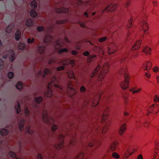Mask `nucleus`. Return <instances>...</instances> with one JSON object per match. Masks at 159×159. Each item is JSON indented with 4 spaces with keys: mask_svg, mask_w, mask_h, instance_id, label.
Listing matches in <instances>:
<instances>
[{
    "mask_svg": "<svg viewBox=\"0 0 159 159\" xmlns=\"http://www.w3.org/2000/svg\"><path fill=\"white\" fill-rule=\"evenodd\" d=\"M45 29L44 27L42 26H39L37 28V30L39 32L43 31Z\"/></svg>",
    "mask_w": 159,
    "mask_h": 159,
    "instance_id": "nucleus-44",
    "label": "nucleus"
},
{
    "mask_svg": "<svg viewBox=\"0 0 159 159\" xmlns=\"http://www.w3.org/2000/svg\"><path fill=\"white\" fill-rule=\"evenodd\" d=\"M14 26L15 25L14 23H11L9 24L5 30L6 32L8 34L11 33L12 32Z\"/></svg>",
    "mask_w": 159,
    "mask_h": 159,
    "instance_id": "nucleus-11",
    "label": "nucleus"
},
{
    "mask_svg": "<svg viewBox=\"0 0 159 159\" xmlns=\"http://www.w3.org/2000/svg\"><path fill=\"white\" fill-rule=\"evenodd\" d=\"M154 157L153 158H156L158 157L159 156V150L157 149H156L154 150V152L153 155Z\"/></svg>",
    "mask_w": 159,
    "mask_h": 159,
    "instance_id": "nucleus-37",
    "label": "nucleus"
},
{
    "mask_svg": "<svg viewBox=\"0 0 159 159\" xmlns=\"http://www.w3.org/2000/svg\"><path fill=\"white\" fill-rule=\"evenodd\" d=\"M25 122V120L22 119L20 120L18 124V127L20 131H22L24 129V125Z\"/></svg>",
    "mask_w": 159,
    "mask_h": 159,
    "instance_id": "nucleus-19",
    "label": "nucleus"
},
{
    "mask_svg": "<svg viewBox=\"0 0 159 159\" xmlns=\"http://www.w3.org/2000/svg\"><path fill=\"white\" fill-rule=\"evenodd\" d=\"M7 76L9 79H12L14 77V74L12 72H9L8 73Z\"/></svg>",
    "mask_w": 159,
    "mask_h": 159,
    "instance_id": "nucleus-47",
    "label": "nucleus"
},
{
    "mask_svg": "<svg viewBox=\"0 0 159 159\" xmlns=\"http://www.w3.org/2000/svg\"><path fill=\"white\" fill-rule=\"evenodd\" d=\"M37 76H40L42 74V71L41 69H37L35 72Z\"/></svg>",
    "mask_w": 159,
    "mask_h": 159,
    "instance_id": "nucleus-48",
    "label": "nucleus"
},
{
    "mask_svg": "<svg viewBox=\"0 0 159 159\" xmlns=\"http://www.w3.org/2000/svg\"><path fill=\"white\" fill-rule=\"evenodd\" d=\"M105 76V74L103 73H101L98 76V80L101 81V80L103 79Z\"/></svg>",
    "mask_w": 159,
    "mask_h": 159,
    "instance_id": "nucleus-49",
    "label": "nucleus"
},
{
    "mask_svg": "<svg viewBox=\"0 0 159 159\" xmlns=\"http://www.w3.org/2000/svg\"><path fill=\"white\" fill-rule=\"evenodd\" d=\"M51 87L50 84H48V89L44 93L45 96L49 98L51 97L52 95V91L50 89Z\"/></svg>",
    "mask_w": 159,
    "mask_h": 159,
    "instance_id": "nucleus-15",
    "label": "nucleus"
},
{
    "mask_svg": "<svg viewBox=\"0 0 159 159\" xmlns=\"http://www.w3.org/2000/svg\"><path fill=\"white\" fill-rule=\"evenodd\" d=\"M107 39V38L106 37L101 38L98 39V41L100 42H102L105 41Z\"/></svg>",
    "mask_w": 159,
    "mask_h": 159,
    "instance_id": "nucleus-57",
    "label": "nucleus"
},
{
    "mask_svg": "<svg viewBox=\"0 0 159 159\" xmlns=\"http://www.w3.org/2000/svg\"><path fill=\"white\" fill-rule=\"evenodd\" d=\"M133 20V17H131L130 20H128V24L127 25V27L128 28H131L132 27Z\"/></svg>",
    "mask_w": 159,
    "mask_h": 159,
    "instance_id": "nucleus-42",
    "label": "nucleus"
},
{
    "mask_svg": "<svg viewBox=\"0 0 159 159\" xmlns=\"http://www.w3.org/2000/svg\"><path fill=\"white\" fill-rule=\"evenodd\" d=\"M70 64L71 65L72 67H73L75 66V61L73 60H69Z\"/></svg>",
    "mask_w": 159,
    "mask_h": 159,
    "instance_id": "nucleus-59",
    "label": "nucleus"
},
{
    "mask_svg": "<svg viewBox=\"0 0 159 159\" xmlns=\"http://www.w3.org/2000/svg\"><path fill=\"white\" fill-rule=\"evenodd\" d=\"M15 109L17 114H19L20 112L21 108L19 101H17L16 103L15 106Z\"/></svg>",
    "mask_w": 159,
    "mask_h": 159,
    "instance_id": "nucleus-16",
    "label": "nucleus"
},
{
    "mask_svg": "<svg viewBox=\"0 0 159 159\" xmlns=\"http://www.w3.org/2000/svg\"><path fill=\"white\" fill-rule=\"evenodd\" d=\"M152 63L150 61L144 62L142 66V68L144 70H148L152 68Z\"/></svg>",
    "mask_w": 159,
    "mask_h": 159,
    "instance_id": "nucleus-7",
    "label": "nucleus"
},
{
    "mask_svg": "<svg viewBox=\"0 0 159 159\" xmlns=\"http://www.w3.org/2000/svg\"><path fill=\"white\" fill-rule=\"evenodd\" d=\"M116 7V4L111 5L110 6L108 5L103 10L102 12L103 13L107 10L109 11H113L115 9Z\"/></svg>",
    "mask_w": 159,
    "mask_h": 159,
    "instance_id": "nucleus-12",
    "label": "nucleus"
},
{
    "mask_svg": "<svg viewBox=\"0 0 159 159\" xmlns=\"http://www.w3.org/2000/svg\"><path fill=\"white\" fill-rule=\"evenodd\" d=\"M3 62L2 60L0 58V69L3 68Z\"/></svg>",
    "mask_w": 159,
    "mask_h": 159,
    "instance_id": "nucleus-63",
    "label": "nucleus"
},
{
    "mask_svg": "<svg viewBox=\"0 0 159 159\" xmlns=\"http://www.w3.org/2000/svg\"><path fill=\"white\" fill-rule=\"evenodd\" d=\"M26 26L29 27H31L34 25V21L31 19H27L25 22Z\"/></svg>",
    "mask_w": 159,
    "mask_h": 159,
    "instance_id": "nucleus-20",
    "label": "nucleus"
},
{
    "mask_svg": "<svg viewBox=\"0 0 159 159\" xmlns=\"http://www.w3.org/2000/svg\"><path fill=\"white\" fill-rule=\"evenodd\" d=\"M58 83V80L56 77L53 76L51 77L50 78V82L48 84H50L51 87L52 85L53 84L55 87H57L60 89H62L60 85L56 84Z\"/></svg>",
    "mask_w": 159,
    "mask_h": 159,
    "instance_id": "nucleus-4",
    "label": "nucleus"
},
{
    "mask_svg": "<svg viewBox=\"0 0 159 159\" xmlns=\"http://www.w3.org/2000/svg\"><path fill=\"white\" fill-rule=\"evenodd\" d=\"M71 53L73 55H77L78 53V52L75 50H72Z\"/></svg>",
    "mask_w": 159,
    "mask_h": 159,
    "instance_id": "nucleus-62",
    "label": "nucleus"
},
{
    "mask_svg": "<svg viewBox=\"0 0 159 159\" xmlns=\"http://www.w3.org/2000/svg\"><path fill=\"white\" fill-rule=\"evenodd\" d=\"M38 2L35 0H32L30 3V6L32 9H36L38 6Z\"/></svg>",
    "mask_w": 159,
    "mask_h": 159,
    "instance_id": "nucleus-23",
    "label": "nucleus"
},
{
    "mask_svg": "<svg viewBox=\"0 0 159 159\" xmlns=\"http://www.w3.org/2000/svg\"><path fill=\"white\" fill-rule=\"evenodd\" d=\"M122 63H123V66L120 70V74L123 75L129 72L127 66V62L126 58H124L120 61V64Z\"/></svg>",
    "mask_w": 159,
    "mask_h": 159,
    "instance_id": "nucleus-1",
    "label": "nucleus"
},
{
    "mask_svg": "<svg viewBox=\"0 0 159 159\" xmlns=\"http://www.w3.org/2000/svg\"><path fill=\"white\" fill-rule=\"evenodd\" d=\"M96 56H97L95 55H92L89 56L87 59L88 62L89 63L91 62L92 61L93 58Z\"/></svg>",
    "mask_w": 159,
    "mask_h": 159,
    "instance_id": "nucleus-40",
    "label": "nucleus"
},
{
    "mask_svg": "<svg viewBox=\"0 0 159 159\" xmlns=\"http://www.w3.org/2000/svg\"><path fill=\"white\" fill-rule=\"evenodd\" d=\"M127 129L126 124L125 123L120 127V136H122Z\"/></svg>",
    "mask_w": 159,
    "mask_h": 159,
    "instance_id": "nucleus-14",
    "label": "nucleus"
},
{
    "mask_svg": "<svg viewBox=\"0 0 159 159\" xmlns=\"http://www.w3.org/2000/svg\"><path fill=\"white\" fill-rule=\"evenodd\" d=\"M67 87V93L68 95L70 97L73 96L75 93V90L71 82L68 84Z\"/></svg>",
    "mask_w": 159,
    "mask_h": 159,
    "instance_id": "nucleus-2",
    "label": "nucleus"
},
{
    "mask_svg": "<svg viewBox=\"0 0 159 159\" xmlns=\"http://www.w3.org/2000/svg\"><path fill=\"white\" fill-rule=\"evenodd\" d=\"M51 71L49 69L45 68L43 70V72L44 74L43 75V77L45 76V75H47L51 73Z\"/></svg>",
    "mask_w": 159,
    "mask_h": 159,
    "instance_id": "nucleus-36",
    "label": "nucleus"
},
{
    "mask_svg": "<svg viewBox=\"0 0 159 159\" xmlns=\"http://www.w3.org/2000/svg\"><path fill=\"white\" fill-rule=\"evenodd\" d=\"M86 89L84 86H81L80 89V91L82 93H84L86 91Z\"/></svg>",
    "mask_w": 159,
    "mask_h": 159,
    "instance_id": "nucleus-52",
    "label": "nucleus"
},
{
    "mask_svg": "<svg viewBox=\"0 0 159 159\" xmlns=\"http://www.w3.org/2000/svg\"><path fill=\"white\" fill-rule=\"evenodd\" d=\"M9 54V58L11 62H12L15 58V53L12 50H11L8 52Z\"/></svg>",
    "mask_w": 159,
    "mask_h": 159,
    "instance_id": "nucleus-17",
    "label": "nucleus"
},
{
    "mask_svg": "<svg viewBox=\"0 0 159 159\" xmlns=\"http://www.w3.org/2000/svg\"><path fill=\"white\" fill-rule=\"evenodd\" d=\"M153 100L155 103L159 102V95L156 94L153 98Z\"/></svg>",
    "mask_w": 159,
    "mask_h": 159,
    "instance_id": "nucleus-43",
    "label": "nucleus"
},
{
    "mask_svg": "<svg viewBox=\"0 0 159 159\" xmlns=\"http://www.w3.org/2000/svg\"><path fill=\"white\" fill-rule=\"evenodd\" d=\"M112 156L113 157L115 158H118L119 157V155L116 152H113L112 154Z\"/></svg>",
    "mask_w": 159,
    "mask_h": 159,
    "instance_id": "nucleus-54",
    "label": "nucleus"
},
{
    "mask_svg": "<svg viewBox=\"0 0 159 159\" xmlns=\"http://www.w3.org/2000/svg\"><path fill=\"white\" fill-rule=\"evenodd\" d=\"M63 43L61 40H57L55 43L54 48L56 50H57L63 46Z\"/></svg>",
    "mask_w": 159,
    "mask_h": 159,
    "instance_id": "nucleus-9",
    "label": "nucleus"
},
{
    "mask_svg": "<svg viewBox=\"0 0 159 159\" xmlns=\"http://www.w3.org/2000/svg\"><path fill=\"white\" fill-rule=\"evenodd\" d=\"M58 128V125L56 124H53L51 127V130L52 131L54 132Z\"/></svg>",
    "mask_w": 159,
    "mask_h": 159,
    "instance_id": "nucleus-46",
    "label": "nucleus"
},
{
    "mask_svg": "<svg viewBox=\"0 0 159 159\" xmlns=\"http://www.w3.org/2000/svg\"><path fill=\"white\" fill-rule=\"evenodd\" d=\"M67 74L69 78L70 79H75V74L72 70H70L67 73Z\"/></svg>",
    "mask_w": 159,
    "mask_h": 159,
    "instance_id": "nucleus-27",
    "label": "nucleus"
},
{
    "mask_svg": "<svg viewBox=\"0 0 159 159\" xmlns=\"http://www.w3.org/2000/svg\"><path fill=\"white\" fill-rule=\"evenodd\" d=\"M142 42V41L141 40L137 41L134 45L132 46L131 49L132 50L134 51L140 48Z\"/></svg>",
    "mask_w": 159,
    "mask_h": 159,
    "instance_id": "nucleus-8",
    "label": "nucleus"
},
{
    "mask_svg": "<svg viewBox=\"0 0 159 159\" xmlns=\"http://www.w3.org/2000/svg\"><path fill=\"white\" fill-rule=\"evenodd\" d=\"M134 89L135 88H132L131 89H129V90L130 92H132L133 94H134L140 92L142 89L141 88H139L137 90H135Z\"/></svg>",
    "mask_w": 159,
    "mask_h": 159,
    "instance_id": "nucleus-34",
    "label": "nucleus"
},
{
    "mask_svg": "<svg viewBox=\"0 0 159 159\" xmlns=\"http://www.w3.org/2000/svg\"><path fill=\"white\" fill-rule=\"evenodd\" d=\"M68 9L62 7V13H67L68 12Z\"/></svg>",
    "mask_w": 159,
    "mask_h": 159,
    "instance_id": "nucleus-61",
    "label": "nucleus"
},
{
    "mask_svg": "<svg viewBox=\"0 0 159 159\" xmlns=\"http://www.w3.org/2000/svg\"><path fill=\"white\" fill-rule=\"evenodd\" d=\"M77 23L79 24L80 26L82 27H85V23L83 21H79L77 22Z\"/></svg>",
    "mask_w": 159,
    "mask_h": 159,
    "instance_id": "nucleus-56",
    "label": "nucleus"
},
{
    "mask_svg": "<svg viewBox=\"0 0 159 159\" xmlns=\"http://www.w3.org/2000/svg\"><path fill=\"white\" fill-rule=\"evenodd\" d=\"M63 144V141H61L59 143L55 144L54 145V147L56 149H60L62 147Z\"/></svg>",
    "mask_w": 159,
    "mask_h": 159,
    "instance_id": "nucleus-26",
    "label": "nucleus"
},
{
    "mask_svg": "<svg viewBox=\"0 0 159 159\" xmlns=\"http://www.w3.org/2000/svg\"><path fill=\"white\" fill-rule=\"evenodd\" d=\"M58 50V53L60 54L64 52H69L68 49L65 48L60 49Z\"/></svg>",
    "mask_w": 159,
    "mask_h": 159,
    "instance_id": "nucleus-39",
    "label": "nucleus"
},
{
    "mask_svg": "<svg viewBox=\"0 0 159 159\" xmlns=\"http://www.w3.org/2000/svg\"><path fill=\"white\" fill-rule=\"evenodd\" d=\"M64 41H65L66 42L68 43H70L71 41H70L69 39L66 37L65 36L64 38Z\"/></svg>",
    "mask_w": 159,
    "mask_h": 159,
    "instance_id": "nucleus-64",
    "label": "nucleus"
},
{
    "mask_svg": "<svg viewBox=\"0 0 159 159\" xmlns=\"http://www.w3.org/2000/svg\"><path fill=\"white\" fill-rule=\"evenodd\" d=\"M26 47V44L23 43H19L17 45V48L20 50H23L25 49Z\"/></svg>",
    "mask_w": 159,
    "mask_h": 159,
    "instance_id": "nucleus-25",
    "label": "nucleus"
},
{
    "mask_svg": "<svg viewBox=\"0 0 159 159\" xmlns=\"http://www.w3.org/2000/svg\"><path fill=\"white\" fill-rule=\"evenodd\" d=\"M100 97L98 98L97 97L95 98L92 101V106L93 107H95L98 104V101Z\"/></svg>",
    "mask_w": 159,
    "mask_h": 159,
    "instance_id": "nucleus-35",
    "label": "nucleus"
},
{
    "mask_svg": "<svg viewBox=\"0 0 159 159\" xmlns=\"http://www.w3.org/2000/svg\"><path fill=\"white\" fill-rule=\"evenodd\" d=\"M62 8L55 7L54 8V11L55 12L58 13H62Z\"/></svg>",
    "mask_w": 159,
    "mask_h": 159,
    "instance_id": "nucleus-45",
    "label": "nucleus"
},
{
    "mask_svg": "<svg viewBox=\"0 0 159 159\" xmlns=\"http://www.w3.org/2000/svg\"><path fill=\"white\" fill-rule=\"evenodd\" d=\"M21 37V32L18 30L15 34V39L16 41H18Z\"/></svg>",
    "mask_w": 159,
    "mask_h": 159,
    "instance_id": "nucleus-29",
    "label": "nucleus"
},
{
    "mask_svg": "<svg viewBox=\"0 0 159 159\" xmlns=\"http://www.w3.org/2000/svg\"><path fill=\"white\" fill-rule=\"evenodd\" d=\"M30 113V111L29 109L27 107H25V113L26 115L27 116Z\"/></svg>",
    "mask_w": 159,
    "mask_h": 159,
    "instance_id": "nucleus-58",
    "label": "nucleus"
},
{
    "mask_svg": "<svg viewBox=\"0 0 159 159\" xmlns=\"http://www.w3.org/2000/svg\"><path fill=\"white\" fill-rule=\"evenodd\" d=\"M52 37L50 34H47L44 38L43 41L46 44H49L52 43Z\"/></svg>",
    "mask_w": 159,
    "mask_h": 159,
    "instance_id": "nucleus-10",
    "label": "nucleus"
},
{
    "mask_svg": "<svg viewBox=\"0 0 159 159\" xmlns=\"http://www.w3.org/2000/svg\"><path fill=\"white\" fill-rule=\"evenodd\" d=\"M135 127L137 128H140L143 126V123L140 120H137L135 122Z\"/></svg>",
    "mask_w": 159,
    "mask_h": 159,
    "instance_id": "nucleus-31",
    "label": "nucleus"
},
{
    "mask_svg": "<svg viewBox=\"0 0 159 159\" xmlns=\"http://www.w3.org/2000/svg\"><path fill=\"white\" fill-rule=\"evenodd\" d=\"M129 82H128L126 81H124L122 82L120 85L121 88L123 90H125L127 89L129 86Z\"/></svg>",
    "mask_w": 159,
    "mask_h": 159,
    "instance_id": "nucleus-18",
    "label": "nucleus"
},
{
    "mask_svg": "<svg viewBox=\"0 0 159 159\" xmlns=\"http://www.w3.org/2000/svg\"><path fill=\"white\" fill-rule=\"evenodd\" d=\"M45 47L42 45H39L37 48V51L39 53L42 54L45 52Z\"/></svg>",
    "mask_w": 159,
    "mask_h": 159,
    "instance_id": "nucleus-13",
    "label": "nucleus"
},
{
    "mask_svg": "<svg viewBox=\"0 0 159 159\" xmlns=\"http://www.w3.org/2000/svg\"><path fill=\"white\" fill-rule=\"evenodd\" d=\"M9 131L7 129H1L0 133L1 135L5 136L7 135L9 133Z\"/></svg>",
    "mask_w": 159,
    "mask_h": 159,
    "instance_id": "nucleus-30",
    "label": "nucleus"
},
{
    "mask_svg": "<svg viewBox=\"0 0 159 159\" xmlns=\"http://www.w3.org/2000/svg\"><path fill=\"white\" fill-rule=\"evenodd\" d=\"M8 154L12 158H15L16 156V154L12 151H9L8 153Z\"/></svg>",
    "mask_w": 159,
    "mask_h": 159,
    "instance_id": "nucleus-50",
    "label": "nucleus"
},
{
    "mask_svg": "<svg viewBox=\"0 0 159 159\" xmlns=\"http://www.w3.org/2000/svg\"><path fill=\"white\" fill-rule=\"evenodd\" d=\"M129 101L128 100L127 98H125L124 102V105L125 107L126 108H127L128 107V106L129 105Z\"/></svg>",
    "mask_w": 159,
    "mask_h": 159,
    "instance_id": "nucleus-55",
    "label": "nucleus"
},
{
    "mask_svg": "<svg viewBox=\"0 0 159 159\" xmlns=\"http://www.w3.org/2000/svg\"><path fill=\"white\" fill-rule=\"evenodd\" d=\"M150 123L148 121H145L143 123V126L148 128L150 125Z\"/></svg>",
    "mask_w": 159,
    "mask_h": 159,
    "instance_id": "nucleus-53",
    "label": "nucleus"
},
{
    "mask_svg": "<svg viewBox=\"0 0 159 159\" xmlns=\"http://www.w3.org/2000/svg\"><path fill=\"white\" fill-rule=\"evenodd\" d=\"M15 86L18 90H21L22 89L23 87V83L22 82L19 81L16 84Z\"/></svg>",
    "mask_w": 159,
    "mask_h": 159,
    "instance_id": "nucleus-28",
    "label": "nucleus"
},
{
    "mask_svg": "<svg viewBox=\"0 0 159 159\" xmlns=\"http://www.w3.org/2000/svg\"><path fill=\"white\" fill-rule=\"evenodd\" d=\"M25 131L27 133L30 135L34 133V131L30 129L29 126H27L26 128Z\"/></svg>",
    "mask_w": 159,
    "mask_h": 159,
    "instance_id": "nucleus-33",
    "label": "nucleus"
},
{
    "mask_svg": "<svg viewBox=\"0 0 159 159\" xmlns=\"http://www.w3.org/2000/svg\"><path fill=\"white\" fill-rule=\"evenodd\" d=\"M30 16L33 18H37L38 16V14L34 9H31L30 12Z\"/></svg>",
    "mask_w": 159,
    "mask_h": 159,
    "instance_id": "nucleus-22",
    "label": "nucleus"
},
{
    "mask_svg": "<svg viewBox=\"0 0 159 159\" xmlns=\"http://www.w3.org/2000/svg\"><path fill=\"white\" fill-rule=\"evenodd\" d=\"M69 61V60L66 59L63 61L62 62L63 63V65L64 66H66L68 64V62Z\"/></svg>",
    "mask_w": 159,
    "mask_h": 159,
    "instance_id": "nucleus-60",
    "label": "nucleus"
},
{
    "mask_svg": "<svg viewBox=\"0 0 159 159\" xmlns=\"http://www.w3.org/2000/svg\"><path fill=\"white\" fill-rule=\"evenodd\" d=\"M143 30L144 31V34H149L148 26L147 22L144 20L142 21L140 23Z\"/></svg>",
    "mask_w": 159,
    "mask_h": 159,
    "instance_id": "nucleus-5",
    "label": "nucleus"
},
{
    "mask_svg": "<svg viewBox=\"0 0 159 159\" xmlns=\"http://www.w3.org/2000/svg\"><path fill=\"white\" fill-rule=\"evenodd\" d=\"M151 50L152 49L150 47L145 46L143 48V52L146 54L150 55Z\"/></svg>",
    "mask_w": 159,
    "mask_h": 159,
    "instance_id": "nucleus-21",
    "label": "nucleus"
},
{
    "mask_svg": "<svg viewBox=\"0 0 159 159\" xmlns=\"http://www.w3.org/2000/svg\"><path fill=\"white\" fill-rule=\"evenodd\" d=\"M48 112L46 110H44L42 112V120L43 122L48 124L49 121V119L48 116Z\"/></svg>",
    "mask_w": 159,
    "mask_h": 159,
    "instance_id": "nucleus-6",
    "label": "nucleus"
},
{
    "mask_svg": "<svg viewBox=\"0 0 159 159\" xmlns=\"http://www.w3.org/2000/svg\"><path fill=\"white\" fill-rule=\"evenodd\" d=\"M42 100V98L41 97H36L34 99V101L37 104H39Z\"/></svg>",
    "mask_w": 159,
    "mask_h": 159,
    "instance_id": "nucleus-38",
    "label": "nucleus"
},
{
    "mask_svg": "<svg viewBox=\"0 0 159 159\" xmlns=\"http://www.w3.org/2000/svg\"><path fill=\"white\" fill-rule=\"evenodd\" d=\"M148 111L149 112L152 114L157 113L159 111V104L154 103L148 108Z\"/></svg>",
    "mask_w": 159,
    "mask_h": 159,
    "instance_id": "nucleus-3",
    "label": "nucleus"
},
{
    "mask_svg": "<svg viewBox=\"0 0 159 159\" xmlns=\"http://www.w3.org/2000/svg\"><path fill=\"white\" fill-rule=\"evenodd\" d=\"M133 153H131L129 151V150L128 149L125 152L124 156L126 158H127L130 155H131Z\"/></svg>",
    "mask_w": 159,
    "mask_h": 159,
    "instance_id": "nucleus-41",
    "label": "nucleus"
},
{
    "mask_svg": "<svg viewBox=\"0 0 159 159\" xmlns=\"http://www.w3.org/2000/svg\"><path fill=\"white\" fill-rule=\"evenodd\" d=\"M107 112L105 110H104L101 116V122L103 123L104 121L105 120L107 119Z\"/></svg>",
    "mask_w": 159,
    "mask_h": 159,
    "instance_id": "nucleus-24",
    "label": "nucleus"
},
{
    "mask_svg": "<svg viewBox=\"0 0 159 159\" xmlns=\"http://www.w3.org/2000/svg\"><path fill=\"white\" fill-rule=\"evenodd\" d=\"M34 38H28L27 40V43L28 44L32 43H34Z\"/></svg>",
    "mask_w": 159,
    "mask_h": 159,
    "instance_id": "nucleus-51",
    "label": "nucleus"
},
{
    "mask_svg": "<svg viewBox=\"0 0 159 159\" xmlns=\"http://www.w3.org/2000/svg\"><path fill=\"white\" fill-rule=\"evenodd\" d=\"M123 75H124L125 79L124 81L129 82L130 80V76L129 75V72H128V73H125V74Z\"/></svg>",
    "mask_w": 159,
    "mask_h": 159,
    "instance_id": "nucleus-32",
    "label": "nucleus"
}]
</instances>
